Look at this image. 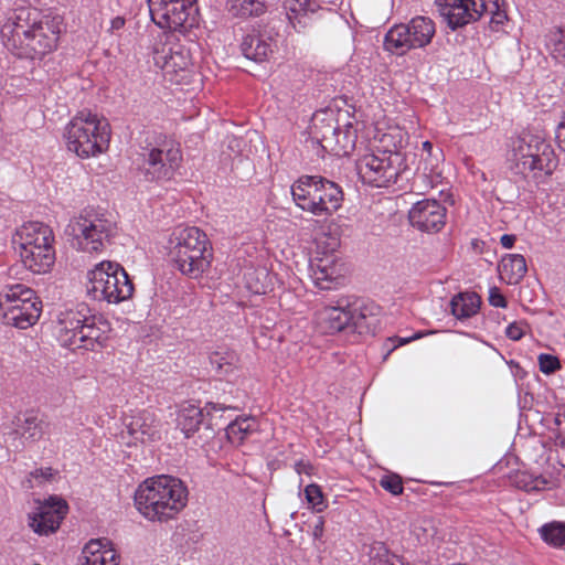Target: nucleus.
Returning <instances> with one entry per match:
<instances>
[{
    "label": "nucleus",
    "instance_id": "c756f323",
    "mask_svg": "<svg viewBox=\"0 0 565 565\" xmlns=\"http://www.w3.org/2000/svg\"><path fill=\"white\" fill-rule=\"evenodd\" d=\"M356 129L353 125L348 121L340 125L335 132L333 146H329L327 151L334 153L335 156H349L355 148L356 142Z\"/></svg>",
    "mask_w": 565,
    "mask_h": 565
},
{
    "label": "nucleus",
    "instance_id": "9b49d317",
    "mask_svg": "<svg viewBox=\"0 0 565 565\" xmlns=\"http://www.w3.org/2000/svg\"><path fill=\"white\" fill-rule=\"evenodd\" d=\"M436 33L434 21L417 15L408 23L395 24L385 33L383 47L386 52L402 56L414 49L427 46Z\"/></svg>",
    "mask_w": 565,
    "mask_h": 565
},
{
    "label": "nucleus",
    "instance_id": "ea45409f",
    "mask_svg": "<svg viewBox=\"0 0 565 565\" xmlns=\"http://www.w3.org/2000/svg\"><path fill=\"white\" fill-rule=\"evenodd\" d=\"M53 477L52 468H40L31 471L28 478L22 482L24 489H33L49 481Z\"/></svg>",
    "mask_w": 565,
    "mask_h": 565
},
{
    "label": "nucleus",
    "instance_id": "13d9d810",
    "mask_svg": "<svg viewBox=\"0 0 565 565\" xmlns=\"http://www.w3.org/2000/svg\"><path fill=\"white\" fill-rule=\"evenodd\" d=\"M554 422H555V425H556V426H561V425H562V423L564 422L563 413H562V414H561V413H558V414L555 416Z\"/></svg>",
    "mask_w": 565,
    "mask_h": 565
},
{
    "label": "nucleus",
    "instance_id": "ddd939ff",
    "mask_svg": "<svg viewBox=\"0 0 565 565\" xmlns=\"http://www.w3.org/2000/svg\"><path fill=\"white\" fill-rule=\"evenodd\" d=\"M196 0H148L151 20L161 29L186 31L198 23Z\"/></svg>",
    "mask_w": 565,
    "mask_h": 565
},
{
    "label": "nucleus",
    "instance_id": "39448f33",
    "mask_svg": "<svg viewBox=\"0 0 565 565\" xmlns=\"http://www.w3.org/2000/svg\"><path fill=\"white\" fill-rule=\"evenodd\" d=\"M13 243L23 266L30 271L45 274L54 265V235L49 225L29 222L17 231Z\"/></svg>",
    "mask_w": 565,
    "mask_h": 565
},
{
    "label": "nucleus",
    "instance_id": "4468645a",
    "mask_svg": "<svg viewBox=\"0 0 565 565\" xmlns=\"http://www.w3.org/2000/svg\"><path fill=\"white\" fill-rule=\"evenodd\" d=\"M233 409L232 407L224 406L218 403H206L204 408H200L194 405H189L180 409L178 414V426L186 438H190L196 431H203L202 436L205 439L212 438L216 430H221L220 419H223V414L218 412H225Z\"/></svg>",
    "mask_w": 565,
    "mask_h": 565
},
{
    "label": "nucleus",
    "instance_id": "58836bf2",
    "mask_svg": "<svg viewBox=\"0 0 565 565\" xmlns=\"http://www.w3.org/2000/svg\"><path fill=\"white\" fill-rule=\"evenodd\" d=\"M546 45L553 58L565 65V28H556L546 35Z\"/></svg>",
    "mask_w": 565,
    "mask_h": 565
},
{
    "label": "nucleus",
    "instance_id": "79ce46f5",
    "mask_svg": "<svg viewBox=\"0 0 565 565\" xmlns=\"http://www.w3.org/2000/svg\"><path fill=\"white\" fill-rule=\"evenodd\" d=\"M404 138L401 131H392L384 134L381 139V148L377 150H395L396 152H402L401 149L403 147Z\"/></svg>",
    "mask_w": 565,
    "mask_h": 565
},
{
    "label": "nucleus",
    "instance_id": "9d476101",
    "mask_svg": "<svg viewBox=\"0 0 565 565\" xmlns=\"http://www.w3.org/2000/svg\"><path fill=\"white\" fill-rule=\"evenodd\" d=\"M356 170L363 183L386 188L406 172V158L403 152L395 150H376L362 156L356 161Z\"/></svg>",
    "mask_w": 565,
    "mask_h": 565
},
{
    "label": "nucleus",
    "instance_id": "6e6d98bb",
    "mask_svg": "<svg viewBox=\"0 0 565 565\" xmlns=\"http://www.w3.org/2000/svg\"><path fill=\"white\" fill-rule=\"evenodd\" d=\"M125 19L122 17H116L110 21V31H118L124 28Z\"/></svg>",
    "mask_w": 565,
    "mask_h": 565
},
{
    "label": "nucleus",
    "instance_id": "2eb2a0df",
    "mask_svg": "<svg viewBox=\"0 0 565 565\" xmlns=\"http://www.w3.org/2000/svg\"><path fill=\"white\" fill-rule=\"evenodd\" d=\"M13 425L14 428L4 434V444L14 452H20L28 445L40 441L49 427L44 416L34 411L18 415Z\"/></svg>",
    "mask_w": 565,
    "mask_h": 565
},
{
    "label": "nucleus",
    "instance_id": "5701e85b",
    "mask_svg": "<svg viewBox=\"0 0 565 565\" xmlns=\"http://www.w3.org/2000/svg\"><path fill=\"white\" fill-rule=\"evenodd\" d=\"M309 270L316 286L320 289H331L332 284L342 277L341 265L332 255L311 258Z\"/></svg>",
    "mask_w": 565,
    "mask_h": 565
},
{
    "label": "nucleus",
    "instance_id": "72a5a7b5",
    "mask_svg": "<svg viewBox=\"0 0 565 565\" xmlns=\"http://www.w3.org/2000/svg\"><path fill=\"white\" fill-rule=\"evenodd\" d=\"M317 175H302L291 185V195L295 203L303 211L313 201L316 192Z\"/></svg>",
    "mask_w": 565,
    "mask_h": 565
},
{
    "label": "nucleus",
    "instance_id": "bb28decb",
    "mask_svg": "<svg viewBox=\"0 0 565 565\" xmlns=\"http://www.w3.org/2000/svg\"><path fill=\"white\" fill-rule=\"evenodd\" d=\"M209 361L212 370L218 376H228L238 369V354L226 347H217L209 353Z\"/></svg>",
    "mask_w": 565,
    "mask_h": 565
},
{
    "label": "nucleus",
    "instance_id": "864d4df0",
    "mask_svg": "<svg viewBox=\"0 0 565 565\" xmlns=\"http://www.w3.org/2000/svg\"><path fill=\"white\" fill-rule=\"evenodd\" d=\"M420 337H422L420 333H416L409 338H398V337L390 338L388 341H391L393 343V349H396L397 347L406 344L413 340L419 339Z\"/></svg>",
    "mask_w": 565,
    "mask_h": 565
},
{
    "label": "nucleus",
    "instance_id": "bf43d9fd",
    "mask_svg": "<svg viewBox=\"0 0 565 565\" xmlns=\"http://www.w3.org/2000/svg\"><path fill=\"white\" fill-rule=\"evenodd\" d=\"M175 56H171L170 57V61L166 62V66L169 67V66H175L177 63H175Z\"/></svg>",
    "mask_w": 565,
    "mask_h": 565
},
{
    "label": "nucleus",
    "instance_id": "8fccbe9b",
    "mask_svg": "<svg viewBox=\"0 0 565 565\" xmlns=\"http://www.w3.org/2000/svg\"><path fill=\"white\" fill-rule=\"evenodd\" d=\"M492 7L494 10L491 11V23L503 24V22L508 19L505 11L500 10L498 2H493Z\"/></svg>",
    "mask_w": 565,
    "mask_h": 565
},
{
    "label": "nucleus",
    "instance_id": "f257e3e1",
    "mask_svg": "<svg viewBox=\"0 0 565 565\" xmlns=\"http://www.w3.org/2000/svg\"><path fill=\"white\" fill-rule=\"evenodd\" d=\"M64 28V18L58 13L19 6L8 13L1 33L6 46L14 55L35 60L56 49Z\"/></svg>",
    "mask_w": 565,
    "mask_h": 565
},
{
    "label": "nucleus",
    "instance_id": "412c9836",
    "mask_svg": "<svg viewBox=\"0 0 565 565\" xmlns=\"http://www.w3.org/2000/svg\"><path fill=\"white\" fill-rule=\"evenodd\" d=\"M317 318L320 327L327 333L350 329V300L344 297L338 299L335 305H329L320 309Z\"/></svg>",
    "mask_w": 565,
    "mask_h": 565
},
{
    "label": "nucleus",
    "instance_id": "c85d7f7f",
    "mask_svg": "<svg viewBox=\"0 0 565 565\" xmlns=\"http://www.w3.org/2000/svg\"><path fill=\"white\" fill-rule=\"evenodd\" d=\"M267 0H227L226 10L236 19L258 18L267 10Z\"/></svg>",
    "mask_w": 565,
    "mask_h": 565
},
{
    "label": "nucleus",
    "instance_id": "b1692460",
    "mask_svg": "<svg viewBox=\"0 0 565 565\" xmlns=\"http://www.w3.org/2000/svg\"><path fill=\"white\" fill-rule=\"evenodd\" d=\"M339 126V118L332 109L319 110L312 117L311 134L327 151L328 147L334 143L332 140H334Z\"/></svg>",
    "mask_w": 565,
    "mask_h": 565
},
{
    "label": "nucleus",
    "instance_id": "f704fd0d",
    "mask_svg": "<svg viewBox=\"0 0 565 565\" xmlns=\"http://www.w3.org/2000/svg\"><path fill=\"white\" fill-rule=\"evenodd\" d=\"M220 425H222L221 430L225 429L228 439L232 441H243L246 436L257 429V422L254 417L235 418L230 423L220 419Z\"/></svg>",
    "mask_w": 565,
    "mask_h": 565
},
{
    "label": "nucleus",
    "instance_id": "e433bc0d",
    "mask_svg": "<svg viewBox=\"0 0 565 565\" xmlns=\"http://www.w3.org/2000/svg\"><path fill=\"white\" fill-rule=\"evenodd\" d=\"M539 533L547 545L555 548L565 546V522L552 521L545 523L539 529Z\"/></svg>",
    "mask_w": 565,
    "mask_h": 565
},
{
    "label": "nucleus",
    "instance_id": "cd10ccee",
    "mask_svg": "<svg viewBox=\"0 0 565 565\" xmlns=\"http://www.w3.org/2000/svg\"><path fill=\"white\" fill-rule=\"evenodd\" d=\"M350 330L359 334L369 333L377 322L372 308L359 301L350 302Z\"/></svg>",
    "mask_w": 565,
    "mask_h": 565
},
{
    "label": "nucleus",
    "instance_id": "473e14b6",
    "mask_svg": "<svg viewBox=\"0 0 565 565\" xmlns=\"http://www.w3.org/2000/svg\"><path fill=\"white\" fill-rule=\"evenodd\" d=\"M481 299L476 292H460L450 301L451 313L457 319H468L480 308Z\"/></svg>",
    "mask_w": 565,
    "mask_h": 565
},
{
    "label": "nucleus",
    "instance_id": "c9c22d12",
    "mask_svg": "<svg viewBox=\"0 0 565 565\" xmlns=\"http://www.w3.org/2000/svg\"><path fill=\"white\" fill-rule=\"evenodd\" d=\"M284 9L287 18L296 31L305 28L308 23V13L313 12L309 9L308 0H285Z\"/></svg>",
    "mask_w": 565,
    "mask_h": 565
},
{
    "label": "nucleus",
    "instance_id": "3c124183",
    "mask_svg": "<svg viewBox=\"0 0 565 565\" xmlns=\"http://www.w3.org/2000/svg\"><path fill=\"white\" fill-rule=\"evenodd\" d=\"M295 470L298 475L305 473L307 476H311L313 471V466L309 461L298 460L295 463Z\"/></svg>",
    "mask_w": 565,
    "mask_h": 565
},
{
    "label": "nucleus",
    "instance_id": "052dcab7",
    "mask_svg": "<svg viewBox=\"0 0 565 565\" xmlns=\"http://www.w3.org/2000/svg\"><path fill=\"white\" fill-rule=\"evenodd\" d=\"M441 156V150H439V154L438 156H435V160L438 161V157Z\"/></svg>",
    "mask_w": 565,
    "mask_h": 565
},
{
    "label": "nucleus",
    "instance_id": "49530a36",
    "mask_svg": "<svg viewBox=\"0 0 565 565\" xmlns=\"http://www.w3.org/2000/svg\"><path fill=\"white\" fill-rule=\"evenodd\" d=\"M527 323L524 321H515L510 323L505 329V335L513 341H519L525 333Z\"/></svg>",
    "mask_w": 565,
    "mask_h": 565
},
{
    "label": "nucleus",
    "instance_id": "20e7f679",
    "mask_svg": "<svg viewBox=\"0 0 565 565\" xmlns=\"http://www.w3.org/2000/svg\"><path fill=\"white\" fill-rule=\"evenodd\" d=\"M65 233L73 236V246L88 253L102 252L116 236L117 224L105 210L86 206L71 218Z\"/></svg>",
    "mask_w": 565,
    "mask_h": 565
},
{
    "label": "nucleus",
    "instance_id": "aec40b11",
    "mask_svg": "<svg viewBox=\"0 0 565 565\" xmlns=\"http://www.w3.org/2000/svg\"><path fill=\"white\" fill-rule=\"evenodd\" d=\"M174 236L175 243L170 250V258L213 249L207 235L199 227L191 226L182 228L175 233Z\"/></svg>",
    "mask_w": 565,
    "mask_h": 565
},
{
    "label": "nucleus",
    "instance_id": "c03bdc74",
    "mask_svg": "<svg viewBox=\"0 0 565 565\" xmlns=\"http://www.w3.org/2000/svg\"><path fill=\"white\" fill-rule=\"evenodd\" d=\"M540 371L544 374H553L562 367V364L557 356L546 353L539 355Z\"/></svg>",
    "mask_w": 565,
    "mask_h": 565
},
{
    "label": "nucleus",
    "instance_id": "de8ad7c7",
    "mask_svg": "<svg viewBox=\"0 0 565 565\" xmlns=\"http://www.w3.org/2000/svg\"><path fill=\"white\" fill-rule=\"evenodd\" d=\"M489 302L491 306L497 308H505L508 302L504 296L501 294L498 287L490 288Z\"/></svg>",
    "mask_w": 565,
    "mask_h": 565
},
{
    "label": "nucleus",
    "instance_id": "f3484780",
    "mask_svg": "<svg viewBox=\"0 0 565 565\" xmlns=\"http://www.w3.org/2000/svg\"><path fill=\"white\" fill-rule=\"evenodd\" d=\"M486 10L484 0H444L439 3L440 14L452 31L478 21Z\"/></svg>",
    "mask_w": 565,
    "mask_h": 565
},
{
    "label": "nucleus",
    "instance_id": "1a4fd4ad",
    "mask_svg": "<svg viewBox=\"0 0 565 565\" xmlns=\"http://www.w3.org/2000/svg\"><path fill=\"white\" fill-rule=\"evenodd\" d=\"M516 173L526 175L532 171L551 175L558 160L550 143L540 135L523 132L513 142L512 159Z\"/></svg>",
    "mask_w": 565,
    "mask_h": 565
},
{
    "label": "nucleus",
    "instance_id": "4c0bfd02",
    "mask_svg": "<svg viewBox=\"0 0 565 565\" xmlns=\"http://www.w3.org/2000/svg\"><path fill=\"white\" fill-rule=\"evenodd\" d=\"M512 484L526 492L544 490L548 481L543 476H532L525 471H518L511 476Z\"/></svg>",
    "mask_w": 565,
    "mask_h": 565
},
{
    "label": "nucleus",
    "instance_id": "37998d69",
    "mask_svg": "<svg viewBox=\"0 0 565 565\" xmlns=\"http://www.w3.org/2000/svg\"><path fill=\"white\" fill-rule=\"evenodd\" d=\"M374 565H407L398 555H390L387 548L381 545L375 556H372Z\"/></svg>",
    "mask_w": 565,
    "mask_h": 565
},
{
    "label": "nucleus",
    "instance_id": "6ab92c4d",
    "mask_svg": "<svg viewBox=\"0 0 565 565\" xmlns=\"http://www.w3.org/2000/svg\"><path fill=\"white\" fill-rule=\"evenodd\" d=\"M343 191L339 184L323 177L317 175L313 201L307 206V212L316 216H328L337 212L343 203Z\"/></svg>",
    "mask_w": 565,
    "mask_h": 565
},
{
    "label": "nucleus",
    "instance_id": "a18cd8bd",
    "mask_svg": "<svg viewBox=\"0 0 565 565\" xmlns=\"http://www.w3.org/2000/svg\"><path fill=\"white\" fill-rule=\"evenodd\" d=\"M380 484L383 489L391 492L394 495L401 494L403 492V482L399 476L397 475H386L383 476L380 480Z\"/></svg>",
    "mask_w": 565,
    "mask_h": 565
},
{
    "label": "nucleus",
    "instance_id": "a19ab883",
    "mask_svg": "<svg viewBox=\"0 0 565 565\" xmlns=\"http://www.w3.org/2000/svg\"><path fill=\"white\" fill-rule=\"evenodd\" d=\"M305 495L309 504L317 511L321 512L326 505L323 502V493L321 488L316 484L311 483L308 484L305 489Z\"/></svg>",
    "mask_w": 565,
    "mask_h": 565
},
{
    "label": "nucleus",
    "instance_id": "5fc2aeb1",
    "mask_svg": "<svg viewBox=\"0 0 565 565\" xmlns=\"http://www.w3.org/2000/svg\"><path fill=\"white\" fill-rule=\"evenodd\" d=\"M515 239H516L515 235L504 234L501 236L500 242L504 248H511V247H513Z\"/></svg>",
    "mask_w": 565,
    "mask_h": 565
},
{
    "label": "nucleus",
    "instance_id": "09e8293b",
    "mask_svg": "<svg viewBox=\"0 0 565 565\" xmlns=\"http://www.w3.org/2000/svg\"><path fill=\"white\" fill-rule=\"evenodd\" d=\"M423 151L427 153V158L424 159V174L429 170V175H433L435 173L434 166L431 164L430 168H428V159H430L433 156V143L430 141H424L423 142Z\"/></svg>",
    "mask_w": 565,
    "mask_h": 565
},
{
    "label": "nucleus",
    "instance_id": "393cba45",
    "mask_svg": "<svg viewBox=\"0 0 565 565\" xmlns=\"http://www.w3.org/2000/svg\"><path fill=\"white\" fill-rule=\"evenodd\" d=\"M213 249L171 258L175 267L190 278L201 277L211 266Z\"/></svg>",
    "mask_w": 565,
    "mask_h": 565
},
{
    "label": "nucleus",
    "instance_id": "0eeeda50",
    "mask_svg": "<svg viewBox=\"0 0 565 565\" xmlns=\"http://www.w3.org/2000/svg\"><path fill=\"white\" fill-rule=\"evenodd\" d=\"M42 303L33 289L23 284L7 285L0 291L2 323L21 330L32 327L40 318Z\"/></svg>",
    "mask_w": 565,
    "mask_h": 565
},
{
    "label": "nucleus",
    "instance_id": "6e6552de",
    "mask_svg": "<svg viewBox=\"0 0 565 565\" xmlns=\"http://www.w3.org/2000/svg\"><path fill=\"white\" fill-rule=\"evenodd\" d=\"M87 277V294L95 300L119 303L134 294V284L118 263L102 262L88 271Z\"/></svg>",
    "mask_w": 565,
    "mask_h": 565
},
{
    "label": "nucleus",
    "instance_id": "603ef678",
    "mask_svg": "<svg viewBox=\"0 0 565 565\" xmlns=\"http://www.w3.org/2000/svg\"><path fill=\"white\" fill-rule=\"evenodd\" d=\"M324 531V520L322 516H319L312 529V536L315 540H321Z\"/></svg>",
    "mask_w": 565,
    "mask_h": 565
},
{
    "label": "nucleus",
    "instance_id": "2f4dec72",
    "mask_svg": "<svg viewBox=\"0 0 565 565\" xmlns=\"http://www.w3.org/2000/svg\"><path fill=\"white\" fill-rule=\"evenodd\" d=\"M152 416L148 412H142L137 416H134L127 425L128 434L138 441L146 443L153 440L157 430L152 425Z\"/></svg>",
    "mask_w": 565,
    "mask_h": 565
},
{
    "label": "nucleus",
    "instance_id": "423d86ee",
    "mask_svg": "<svg viewBox=\"0 0 565 565\" xmlns=\"http://www.w3.org/2000/svg\"><path fill=\"white\" fill-rule=\"evenodd\" d=\"M67 149L81 158H89L107 149L110 128L106 119L90 111H79L66 126Z\"/></svg>",
    "mask_w": 565,
    "mask_h": 565
},
{
    "label": "nucleus",
    "instance_id": "f03ea898",
    "mask_svg": "<svg viewBox=\"0 0 565 565\" xmlns=\"http://www.w3.org/2000/svg\"><path fill=\"white\" fill-rule=\"evenodd\" d=\"M188 489L172 476L160 475L146 479L135 492L137 510L149 521L167 522L186 505Z\"/></svg>",
    "mask_w": 565,
    "mask_h": 565
},
{
    "label": "nucleus",
    "instance_id": "a878e982",
    "mask_svg": "<svg viewBox=\"0 0 565 565\" xmlns=\"http://www.w3.org/2000/svg\"><path fill=\"white\" fill-rule=\"evenodd\" d=\"M81 565H118L116 552L106 548L100 540L89 541L79 557Z\"/></svg>",
    "mask_w": 565,
    "mask_h": 565
},
{
    "label": "nucleus",
    "instance_id": "7c9ffc66",
    "mask_svg": "<svg viewBox=\"0 0 565 565\" xmlns=\"http://www.w3.org/2000/svg\"><path fill=\"white\" fill-rule=\"evenodd\" d=\"M499 270L501 277L505 279L508 284H518L527 271L524 256L521 254L505 255L499 264Z\"/></svg>",
    "mask_w": 565,
    "mask_h": 565
},
{
    "label": "nucleus",
    "instance_id": "dca6fc26",
    "mask_svg": "<svg viewBox=\"0 0 565 565\" xmlns=\"http://www.w3.org/2000/svg\"><path fill=\"white\" fill-rule=\"evenodd\" d=\"M36 507L28 514V525L39 535L55 533L68 511L66 501L57 497L35 501Z\"/></svg>",
    "mask_w": 565,
    "mask_h": 565
},
{
    "label": "nucleus",
    "instance_id": "a211bd4d",
    "mask_svg": "<svg viewBox=\"0 0 565 565\" xmlns=\"http://www.w3.org/2000/svg\"><path fill=\"white\" fill-rule=\"evenodd\" d=\"M408 220L420 232L437 233L445 226L446 207L436 200H422L409 210Z\"/></svg>",
    "mask_w": 565,
    "mask_h": 565
},
{
    "label": "nucleus",
    "instance_id": "7ed1b4c3",
    "mask_svg": "<svg viewBox=\"0 0 565 565\" xmlns=\"http://www.w3.org/2000/svg\"><path fill=\"white\" fill-rule=\"evenodd\" d=\"M61 326L58 340L73 351H97L105 345L110 331V323L102 315H92L86 305L66 312Z\"/></svg>",
    "mask_w": 565,
    "mask_h": 565
},
{
    "label": "nucleus",
    "instance_id": "4d7b16f0",
    "mask_svg": "<svg viewBox=\"0 0 565 565\" xmlns=\"http://www.w3.org/2000/svg\"><path fill=\"white\" fill-rule=\"evenodd\" d=\"M247 286L255 294H265L266 292L264 285H258V284L252 285L250 282H248Z\"/></svg>",
    "mask_w": 565,
    "mask_h": 565
},
{
    "label": "nucleus",
    "instance_id": "f8f14e48",
    "mask_svg": "<svg viewBox=\"0 0 565 565\" xmlns=\"http://www.w3.org/2000/svg\"><path fill=\"white\" fill-rule=\"evenodd\" d=\"M141 169L148 181L169 180L182 161L178 143L159 134L141 152Z\"/></svg>",
    "mask_w": 565,
    "mask_h": 565
},
{
    "label": "nucleus",
    "instance_id": "4be33fe9",
    "mask_svg": "<svg viewBox=\"0 0 565 565\" xmlns=\"http://www.w3.org/2000/svg\"><path fill=\"white\" fill-rule=\"evenodd\" d=\"M239 47L246 58L262 63L267 61L274 52V40L270 35L252 29L250 32L243 36Z\"/></svg>",
    "mask_w": 565,
    "mask_h": 565
},
{
    "label": "nucleus",
    "instance_id": "680f3d73",
    "mask_svg": "<svg viewBox=\"0 0 565 565\" xmlns=\"http://www.w3.org/2000/svg\"><path fill=\"white\" fill-rule=\"evenodd\" d=\"M563 417H564V423H565V409H564V413H563Z\"/></svg>",
    "mask_w": 565,
    "mask_h": 565
}]
</instances>
